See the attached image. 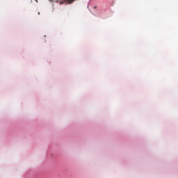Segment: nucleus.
I'll use <instances>...</instances> for the list:
<instances>
[{
	"label": "nucleus",
	"instance_id": "nucleus-1",
	"mask_svg": "<svg viewBox=\"0 0 178 178\" xmlns=\"http://www.w3.org/2000/svg\"><path fill=\"white\" fill-rule=\"evenodd\" d=\"M94 9H97V6H95V7H94Z\"/></svg>",
	"mask_w": 178,
	"mask_h": 178
},
{
	"label": "nucleus",
	"instance_id": "nucleus-2",
	"mask_svg": "<svg viewBox=\"0 0 178 178\" xmlns=\"http://www.w3.org/2000/svg\"><path fill=\"white\" fill-rule=\"evenodd\" d=\"M72 1V2H73L74 0H71Z\"/></svg>",
	"mask_w": 178,
	"mask_h": 178
},
{
	"label": "nucleus",
	"instance_id": "nucleus-3",
	"mask_svg": "<svg viewBox=\"0 0 178 178\" xmlns=\"http://www.w3.org/2000/svg\"><path fill=\"white\" fill-rule=\"evenodd\" d=\"M49 1H52L53 0H49Z\"/></svg>",
	"mask_w": 178,
	"mask_h": 178
}]
</instances>
